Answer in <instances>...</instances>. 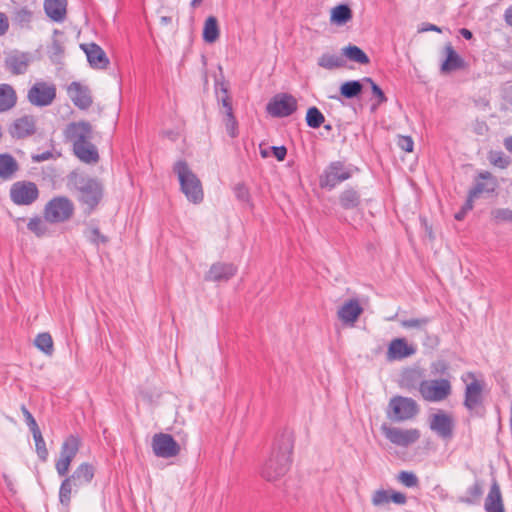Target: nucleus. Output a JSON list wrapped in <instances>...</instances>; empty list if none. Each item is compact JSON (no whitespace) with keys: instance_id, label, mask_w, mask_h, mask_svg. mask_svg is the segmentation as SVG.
<instances>
[{"instance_id":"49","label":"nucleus","mask_w":512,"mask_h":512,"mask_svg":"<svg viewBox=\"0 0 512 512\" xmlns=\"http://www.w3.org/2000/svg\"><path fill=\"white\" fill-rule=\"evenodd\" d=\"M235 196L236 198L244 203H249L250 201V194L248 188L242 184L239 183L234 188Z\"/></svg>"},{"instance_id":"60","label":"nucleus","mask_w":512,"mask_h":512,"mask_svg":"<svg viewBox=\"0 0 512 512\" xmlns=\"http://www.w3.org/2000/svg\"><path fill=\"white\" fill-rule=\"evenodd\" d=\"M460 34L467 40H470L473 37L472 32L466 28H462L460 30Z\"/></svg>"},{"instance_id":"22","label":"nucleus","mask_w":512,"mask_h":512,"mask_svg":"<svg viewBox=\"0 0 512 512\" xmlns=\"http://www.w3.org/2000/svg\"><path fill=\"white\" fill-rule=\"evenodd\" d=\"M407 501L405 494L397 491H389L384 489L376 490L373 495L371 502L376 507H381L389 502H393L398 505H404Z\"/></svg>"},{"instance_id":"51","label":"nucleus","mask_w":512,"mask_h":512,"mask_svg":"<svg viewBox=\"0 0 512 512\" xmlns=\"http://www.w3.org/2000/svg\"><path fill=\"white\" fill-rule=\"evenodd\" d=\"M22 410V413L25 417V420H26V423L31 431L32 434L36 433V432H39L40 431V428L36 422V420L34 419V417L32 416V414L26 409L25 406H23L21 408Z\"/></svg>"},{"instance_id":"42","label":"nucleus","mask_w":512,"mask_h":512,"mask_svg":"<svg viewBox=\"0 0 512 512\" xmlns=\"http://www.w3.org/2000/svg\"><path fill=\"white\" fill-rule=\"evenodd\" d=\"M325 121L324 115L317 107H310L306 114L307 125L311 128H319Z\"/></svg>"},{"instance_id":"64","label":"nucleus","mask_w":512,"mask_h":512,"mask_svg":"<svg viewBox=\"0 0 512 512\" xmlns=\"http://www.w3.org/2000/svg\"><path fill=\"white\" fill-rule=\"evenodd\" d=\"M325 129L330 130L331 129V125H325Z\"/></svg>"},{"instance_id":"6","label":"nucleus","mask_w":512,"mask_h":512,"mask_svg":"<svg viewBox=\"0 0 512 512\" xmlns=\"http://www.w3.org/2000/svg\"><path fill=\"white\" fill-rule=\"evenodd\" d=\"M57 88L53 82L35 81L27 91V101L34 107L50 106L56 99Z\"/></svg>"},{"instance_id":"29","label":"nucleus","mask_w":512,"mask_h":512,"mask_svg":"<svg viewBox=\"0 0 512 512\" xmlns=\"http://www.w3.org/2000/svg\"><path fill=\"white\" fill-rule=\"evenodd\" d=\"M338 202L344 210H356L361 205L360 193L354 188L344 189L338 196Z\"/></svg>"},{"instance_id":"41","label":"nucleus","mask_w":512,"mask_h":512,"mask_svg":"<svg viewBox=\"0 0 512 512\" xmlns=\"http://www.w3.org/2000/svg\"><path fill=\"white\" fill-rule=\"evenodd\" d=\"M431 322V318L424 316L420 318H409L400 320V325L405 329H415L424 331L426 326Z\"/></svg>"},{"instance_id":"50","label":"nucleus","mask_w":512,"mask_h":512,"mask_svg":"<svg viewBox=\"0 0 512 512\" xmlns=\"http://www.w3.org/2000/svg\"><path fill=\"white\" fill-rule=\"evenodd\" d=\"M397 145L405 152H412L414 148V141L410 136L399 135L397 137Z\"/></svg>"},{"instance_id":"54","label":"nucleus","mask_w":512,"mask_h":512,"mask_svg":"<svg viewBox=\"0 0 512 512\" xmlns=\"http://www.w3.org/2000/svg\"><path fill=\"white\" fill-rule=\"evenodd\" d=\"M9 28V21L8 18L4 13L0 12V36L5 34V32Z\"/></svg>"},{"instance_id":"8","label":"nucleus","mask_w":512,"mask_h":512,"mask_svg":"<svg viewBox=\"0 0 512 512\" xmlns=\"http://www.w3.org/2000/svg\"><path fill=\"white\" fill-rule=\"evenodd\" d=\"M353 169L341 161L331 162L322 172L319 178L321 188L332 190L341 182L352 177Z\"/></svg>"},{"instance_id":"5","label":"nucleus","mask_w":512,"mask_h":512,"mask_svg":"<svg viewBox=\"0 0 512 512\" xmlns=\"http://www.w3.org/2000/svg\"><path fill=\"white\" fill-rule=\"evenodd\" d=\"M73 202L65 196H57L50 199L44 206L43 217L48 223H63L74 215Z\"/></svg>"},{"instance_id":"33","label":"nucleus","mask_w":512,"mask_h":512,"mask_svg":"<svg viewBox=\"0 0 512 512\" xmlns=\"http://www.w3.org/2000/svg\"><path fill=\"white\" fill-rule=\"evenodd\" d=\"M318 65L324 69L333 70L345 65L341 55L324 53L318 58Z\"/></svg>"},{"instance_id":"61","label":"nucleus","mask_w":512,"mask_h":512,"mask_svg":"<svg viewBox=\"0 0 512 512\" xmlns=\"http://www.w3.org/2000/svg\"><path fill=\"white\" fill-rule=\"evenodd\" d=\"M504 146L509 152L512 153V136L505 139Z\"/></svg>"},{"instance_id":"38","label":"nucleus","mask_w":512,"mask_h":512,"mask_svg":"<svg viewBox=\"0 0 512 512\" xmlns=\"http://www.w3.org/2000/svg\"><path fill=\"white\" fill-rule=\"evenodd\" d=\"M27 228L36 236L43 237L48 233L47 221L45 218L34 216L29 219Z\"/></svg>"},{"instance_id":"11","label":"nucleus","mask_w":512,"mask_h":512,"mask_svg":"<svg viewBox=\"0 0 512 512\" xmlns=\"http://www.w3.org/2000/svg\"><path fill=\"white\" fill-rule=\"evenodd\" d=\"M461 379L463 382L471 380L466 385L463 404L469 411H475L483 404L484 382L476 379L473 372L465 373Z\"/></svg>"},{"instance_id":"15","label":"nucleus","mask_w":512,"mask_h":512,"mask_svg":"<svg viewBox=\"0 0 512 512\" xmlns=\"http://www.w3.org/2000/svg\"><path fill=\"white\" fill-rule=\"evenodd\" d=\"M297 109V100L287 93L275 95L267 104V112L273 117H288Z\"/></svg>"},{"instance_id":"56","label":"nucleus","mask_w":512,"mask_h":512,"mask_svg":"<svg viewBox=\"0 0 512 512\" xmlns=\"http://www.w3.org/2000/svg\"><path fill=\"white\" fill-rule=\"evenodd\" d=\"M87 237L89 240L93 241V242H99V240H101L102 242L104 241V238L103 237H100L99 235V232L97 229H89L87 231Z\"/></svg>"},{"instance_id":"10","label":"nucleus","mask_w":512,"mask_h":512,"mask_svg":"<svg viewBox=\"0 0 512 512\" xmlns=\"http://www.w3.org/2000/svg\"><path fill=\"white\" fill-rule=\"evenodd\" d=\"M80 445L81 440L75 435L68 436L61 444L59 456L55 461V469L60 476H65L68 473Z\"/></svg>"},{"instance_id":"52","label":"nucleus","mask_w":512,"mask_h":512,"mask_svg":"<svg viewBox=\"0 0 512 512\" xmlns=\"http://www.w3.org/2000/svg\"><path fill=\"white\" fill-rule=\"evenodd\" d=\"M475 198H472L470 194H468V198L463 205L462 209L455 214V219L461 221L464 219L466 213L473 208V201Z\"/></svg>"},{"instance_id":"48","label":"nucleus","mask_w":512,"mask_h":512,"mask_svg":"<svg viewBox=\"0 0 512 512\" xmlns=\"http://www.w3.org/2000/svg\"><path fill=\"white\" fill-rule=\"evenodd\" d=\"M490 162L499 168H506L510 161L507 156H505L502 152H494L490 154L489 157Z\"/></svg>"},{"instance_id":"47","label":"nucleus","mask_w":512,"mask_h":512,"mask_svg":"<svg viewBox=\"0 0 512 512\" xmlns=\"http://www.w3.org/2000/svg\"><path fill=\"white\" fill-rule=\"evenodd\" d=\"M224 124H225L227 133L232 138L236 137L237 133H238L237 132V121L233 115V112H229V113L225 114Z\"/></svg>"},{"instance_id":"34","label":"nucleus","mask_w":512,"mask_h":512,"mask_svg":"<svg viewBox=\"0 0 512 512\" xmlns=\"http://www.w3.org/2000/svg\"><path fill=\"white\" fill-rule=\"evenodd\" d=\"M219 38V27L216 17L209 16L203 28V39L207 43H214Z\"/></svg>"},{"instance_id":"28","label":"nucleus","mask_w":512,"mask_h":512,"mask_svg":"<svg viewBox=\"0 0 512 512\" xmlns=\"http://www.w3.org/2000/svg\"><path fill=\"white\" fill-rule=\"evenodd\" d=\"M18 96L15 88L7 83L0 84V113L13 109L17 104Z\"/></svg>"},{"instance_id":"21","label":"nucleus","mask_w":512,"mask_h":512,"mask_svg":"<svg viewBox=\"0 0 512 512\" xmlns=\"http://www.w3.org/2000/svg\"><path fill=\"white\" fill-rule=\"evenodd\" d=\"M237 269L233 264L217 262L214 263L207 274L205 280L207 281H228L236 273Z\"/></svg>"},{"instance_id":"27","label":"nucleus","mask_w":512,"mask_h":512,"mask_svg":"<svg viewBox=\"0 0 512 512\" xmlns=\"http://www.w3.org/2000/svg\"><path fill=\"white\" fill-rule=\"evenodd\" d=\"M84 52L90 65L94 68L102 69L108 64V59L105 52L96 44L89 43L82 45Z\"/></svg>"},{"instance_id":"14","label":"nucleus","mask_w":512,"mask_h":512,"mask_svg":"<svg viewBox=\"0 0 512 512\" xmlns=\"http://www.w3.org/2000/svg\"><path fill=\"white\" fill-rule=\"evenodd\" d=\"M428 422L430 430L441 439L450 440L453 437L455 420L451 414L438 410L429 416Z\"/></svg>"},{"instance_id":"3","label":"nucleus","mask_w":512,"mask_h":512,"mask_svg":"<svg viewBox=\"0 0 512 512\" xmlns=\"http://www.w3.org/2000/svg\"><path fill=\"white\" fill-rule=\"evenodd\" d=\"M94 467L87 463H81L75 471L64 479L59 488V501L65 507H69L72 494H76L82 488L88 486L94 477Z\"/></svg>"},{"instance_id":"9","label":"nucleus","mask_w":512,"mask_h":512,"mask_svg":"<svg viewBox=\"0 0 512 512\" xmlns=\"http://www.w3.org/2000/svg\"><path fill=\"white\" fill-rule=\"evenodd\" d=\"M452 392L451 383L448 379L423 380L419 384V393L422 398L429 402H441L447 399Z\"/></svg>"},{"instance_id":"1","label":"nucleus","mask_w":512,"mask_h":512,"mask_svg":"<svg viewBox=\"0 0 512 512\" xmlns=\"http://www.w3.org/2000/svg\"><path fill=\"white\" fill-rule=\"evenodd\" d=\"M65 137L72 143L74 153L81 161L96 163L99 160L98 151L91 143L93 131L89 123H70L65 129Z\"/></svg>"},{"instance_id":"32","label":"nucleus","mask_w":512,"mask_h":512,"mask_svg":"<svg viewBox=\"0 0 512 512\" xmlns=\"http://www.w3.org/2000/svg\"><path fill=\"white\" fill-rule=\"evenodd\" d=\"M6 68L14 75L23 74L28 67V61L22 54H11L5 59Z\"/></svg>"},{"instance_id":"39","label":"nucleus","mask_w":512,"mask_h":512,"mask_svg":"<svg viewBox=\"0 0 512 512\" xmlns=\"http://www.w3.org/2000/svg\"><path fill=\"white\" fill-rule=\"evenodd\" d=\"M352 18V11L347 5H338L332 10L331 21L337 24H345Z\"/></svg>"},{"instance_id":"26","label":"nucleus","mask_w":512,"mask_h":512,"mask_svg":"<svg viewBox=\"0 0 512 512\" xmlns=\"http://www.w3.org/2000/svg\"><path fill=\"white\" fill-rule=\"evenodd\" d=\"M363 308L358 300L350 299L346 301L338 310L339 319L345 324H354L362 314Z\"/></svg>"},{"instance_id":"37","label":"nucleus","mask_w":512,"mask_h":512,"mask_svg":"<svg viewBox=\"0 0 512 512\" xmlns=\"http://www.w3.org/2000/svg\"><path fill=\"white\" fill-rule=\"evenodd\" d=\"M362 90L363 85L358 80L347 81L340 86L341 95L347 99L357 97L361 94Z\"/></svg>"},{"instance_id":"17","label":"nucleus","mask_w":512,"mask_h":512,"mask_svg":"<svg viewBox=\"0 0 512 512\" xmlns=\"http://www.w3.org/2000/svg\"><path fill=\"white\" fill-rule=\"evenodd\" d=\"M102 198V187L94 180H89L80 188L79 201L90 212L93 210Z\"/></svg>"},{"instance_id":"36","label":"nucleus","mask_w":512,"mask_h":512,"mask_svg":"<svg viewBox=\"0 0 512 512\" xmlns=\"http://www.w3.org/2000/svg\"><path fill=\"white\" fill-rule=\"evenodd\" d=\"M342 54L349 60L359 63L368 64L369 58L359 47L355 45H348L342 49Z\"/></svg>"},{"instance_id":"20","label":"nucleus","mask_w":512,"mask_h":512,"mask_svg":"<svg viewBox=\"0 0 512 512\" xmlns=\"http://www.w3.org/2000/svg\"><path fill=\"white\" fill-rule=\"evenodd\" d=\"M416 353V348L413 345H409L404 338L393 339L387 350V359L402 360Z\"/></svg>"},{"instance_id":"30","label":"nucleus","mask_w":512,"mask_h":512,"mask_svg":"<svg viewBox=\"0 0 512 512\" xmlns=\"http://www.w3.org/2000/svg\"><path fill=\"white\" fill-rule=\"evenodd\" d=\"M66 0H45L44 8L46 14L54 21H62L66 15Z\"/></svg>"},{"instance_id":"46","label":"nucleus","mask_w":512,"mask_h":512,"mask_svg":"<svg viewBox=\"0 0 512 512\" xmlns=\"http://www.w3.org/2000/svg\"><path fill=\"white\" fill-rule=\"evenodd\" d=\"M397 479L406 487H415L418 485V478L413 472L401 471Z\"/></svg>"},{"instance_id":"4","label":"nucleus","mask_w":512,"mask_h":512,"mask_svg":"<svg viewBox=\"0 0 512 512\" xmlns=\"http://www.w3.org/2000/svg\"><path fill=\"white\" fill-rule=\"evenodd\" d=\"M173 171L177 175L180 189L187 200L193 204H200L204 199L202 183L187 162L177 161L173 166Z\"/></svg>"},{"instance_id":"16","label":"nucleus","mask_w":512,"mask_h":512,"mask_svg":"<svg viewBox=\"0 0 512 512\" xmlns=\"http://www.w3.org/2000/svg\"><path fill=\"white\" fill-rule=\"evenodd\" d=\"M155 455L162 458H172L179 454L180 446L170 434H156L152 441Z\"/></svg>"},{"instance_id":"35","label":"nucleus","mask_w":512,"mask_h":512,"mask_svg":"<svg viewBox=\"0 0 512 512\" xmlns=\"http://www.w3.org/2000/svg\"><path fill=\"white\" fill-rule=\"evenodd\" d=\"M215 91L218 102L222 104L224 113L233 112L231 98L228 93L227 85L224 82L216 81Z\"/></svg>"},{"instance_id":"57","label":"nucleus","mask_w":512,"mask_h":512,"mask_svg":"<svg viewBox=\"0 0 512 512\" xmlns=\"http://www.w3.org/2000/svg\"><path fill=\"white\" fill-rule=\"evenodd\" d=\"M427 31H434V32H438V33L442 32L440 27H438V26H436L434 24L425 23L419 29V32H427Z\"/></svg>"},{"instance_id":"44","label":"nucleus","mask_w":512,"mask_h":512,"mask_svg":"<svg viewBox=\"0 0 512 512\" xmlns=\"http://www.w3.org/2000/svg\"><path fill=\"white\" fill-rule=\"evenodd\" d=\"M32 435H33V438H34L35 448H36V452H37L38 457L42 461H44V462L47 461L49 452H48V449L46 447V443L44 441V438L42 436L41 431L36 432V433H34Z\"/></svg>"},{"instance_id":"23","label":"nucleus","mask_w":512,"mask_h":512,"mask_svg":"<svg viewBox=\"0 0 512 512\" xmlns=\"http://www.w3.org/2000/svg\"><path fill=\"white\" fill-rule=\"evenodd\" d=\"M445 60L441 64V73L448 74L450 72L463 69L465 62L462 57L454 50L450 43H447L444 47Z\"/></svg>"},{"instance_id":"45","label":"nucleus","mask_w":512,"mask_h":512,"mask_svg":"<svg viewBox=\"0 0 512 512\" xmlns=\"http://www.w3.org/2000/svg\"><path fill=\"white\" fill-rule=\"evenodd\" d=\"M363 80L371 85L372 93L377 98V104L373 105V109H375L377 105L387 101L383 90L371 78L366 77Z\"/></svg>"},{"instance_id":"40","label":"nucleus","mask_w":512,"mask_h":512,"mask_svg":"<svg viewBox=\"0 0 512 512\" xmlns=\"http://www.w3.org/2000/svg\"><path fill=\"white\" fill-rule=\"evenodd\" d=\"M35 346L47 355H51L54 350L53 339L47 332L40 333L35 338Z\"/></svg>"},{"instance_id":"43","label":"nucleus","mask_w":512,"mask_h":512,"mask_svg":"<svg viewBox=\"0 0 512 512\" xmlns=\"http://www.w3.org/2000/svg\"><path fill=\"white\" fill-rule=\"evenodd\" d=\"M490 214L494 224L512 223V210L508 208H495Z\"/></svg>"},{"instance_id":"53","label":"nucleus","mask_w":512,"mask_h":512,"mask_svg":"<svg viewBox=\"0 0 512 512\" xmlns=\"http://www.w3.org/2000/svg\"><path fill=\"white\" fill-rule=\"evenodd\" d=\"M272 153L274 157L279 160L283 161L287 154V149L284 146H273L271 147Z\"/></svg>"},{"instance_id":"7","label":"nucleus","mask_w":512,"mask_h":512,"mask_svg":"<svg viewBox=\"0 0 512 512\" xmlns=\"http://www.w3.org/2000/svg\"><path fill=\"white\" fill-rule=\"evenodd\" d=\"M419 413L417 402L409 397L395 396L390 399L387 417L394 422H403L414 418Z\"/></svg>"},{"instance_id":"55","label":"nucleus","mask_w":512,"mask_h":512,"mask_svg":"<svg viewBox=\"0 0 512 512\" xmlns=\"http://www.w3.org/2000/svg\"><path fill=\"white\" fill-rule=\"evenodd\" d=\"M432 368L435 373L443 374L448 369V365L444 361H438V362L433 363Z\"/></svg>"},{"instance_id":"31","label":"nucleus","mask_w":512,"mask_h":512,"mask_svg":"<svg viewBox=\"0 0 512 512\" xmlns=\"http://www.w3.org/2000/svg\"><path fill=\"white\" fill-rule=\"evenodd\" d=\"M18 169V162L12 155L8 153L0 154V178L4 180L10 179Z\"/></svg>"},{"instance_id":"62","label":"nucleus","mask_w":512,"mask_h":512,"mask_svg":"<svg viewBox=\"0 0 512 512\" xmlns=\"http://www.w3.org/2000/svg\"><path fill=\"white\" fill-rule=\"evenodd\" d=\"M261 155L262 157L266 158L269 156V152L266 149H261Z\"/></svg>"},{"instance_id":"63","label":"nucleus","mask_w":512,"mask_h":512,"mask_svg":"<svg viewBox=\"0 0 512 512\" xmlns=\"http://www.w3.org/2000/svg\"><path fill=\"white\" fill-rule=\"evenodd\" d=\"M200 1L201 0H193L191 4H192V6H196V4L199 3Z\"/></svg>"},{"instance_id":"25","label":"nucleus","mask_w":512,"mask_h":512,"mask_svg":"<svg viewBox=\"0 0 512 512\" xmlns=\"http://www.w3.org/2000/svg\"><path fill=\"white\" fill-rule=\"evenodd\" d=\"M484 508L486 512H505L500 486L495 479L485 498Z\"/></svg>"},{"instance_id":"12","label":"nucleus","mask_w":512,"mask_h":512,"mask_svg":"<svg viewBox=\"0 0 512 512\" xmlns=\"http://www.w3.org/2000/svg\"><path fill=\"white\" fill-rule=\"evenodd\" d=\"M9 196L16 205H31L39 197V189L34 182L17 181L11 185Z\"/></svg>"},{"instance_id":"18","label":"nucleus","mask_w":512,"mask_h":512,"mask_svg":"<svg viewBox=\"0 0 512 512\" xmlns=\"http://www.w3.org/2000/svg\"><path fill=\"white\" fill-rule=\"evenodd\" d=\"M36 132V119L32 115H23L16 118L9 127V133L13 138L23 139L32 136Z\"/></svg>"},{"instance_id":"58","label":"nucleus","mask_w":512,"mask_h":512,"mask_svg":"<svg viewBox=\"0 0 512 512\" xmlns=\"http://www.w3.org/2000/svg\"><path fill=\"white\" fill-rule=\"evenodd\" d=\"M468 492L471 496L477 498L482 494V488L479 483H475L468 489Z\"/></svg>"},{"instance_id":"24","label":"nucleus","mask_w":512,"mask_h":512,"mask_svg":"<svg viewBox=\"0 0 512 512\" xmlns=\"http://www.w3.org/2000/svg\"><path fill=\"white\" fill-rule=\"evenodd\" d=\"M496 179L491 173L481 172L475 182L474 187L469 191L472 198H478L483 193H491L496 189Z\"/></svg>"},{"instance_id":"13","label":"nucleus","mask_w":512,"mask_h":512,"mask_svg":"<svg viewBox=\"0 0 512 512\" xmlns=\"http://www.w3.org/2000/svg\"><path fill=\"white\" fill-rule=\"evenodd\" d=\"M381 432L391 443L401 447H408L420 438V431L416 428L402 429L382 424Z\"/></svg>"},{"instance_id":"59","label":"nucleus","mask_w":512,"mask_h":512,"mask_svg":"<svg viewBox=\"0 0 512 512\" xmlns=\"http://www.w3.org/2000/svg\"><path fill=\"white\" fill-rule=\"evenodd\" d=\"M504 19L505 22L512 27V5L505 10Z\"/></svg>"},{"instance_id":"19","label":"nucleus","mask_w":512,"mask_h":512,"mask_svg":"<svg viewBox=\"0 0 512 512\" xmlns=\"http://www.w3.org/2000/svg\"><path fill=\"white\" fill-rule=\"evenodd\" d=\"M67 94L73 104L80 109H87L92 103L88 88L79 82H72L67 87Z\"/></svg>"},{"instance_id":"2","label":"nucleus","mask_w":512,"mask_h":512,"mask_svg":"<svg viewBox=\"0 0 512 512\" xmlns=\"http://www.w3.org/2000/svg\"><path fill=\"white\" fill-rule=\"evenodd\" d=\"M292 449L291 435H282L262 467L261 475L265 480L276 481L286 474L291 463Z\"/></svg>"}]
</instances>
